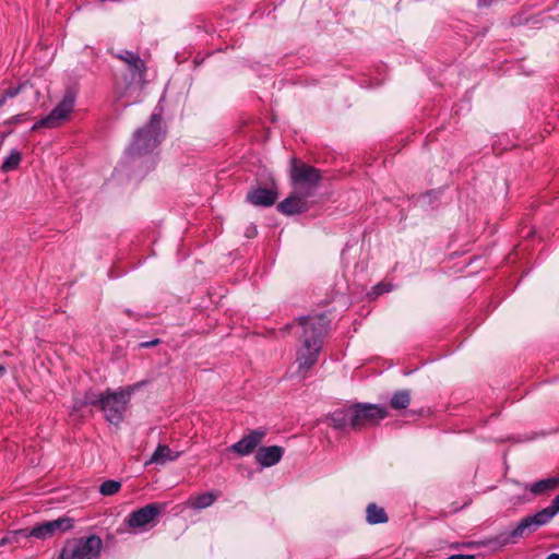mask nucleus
I'll use <instances>...</instances> for the list:
<instances>
[{
  "label": "nucleus",
  "mask_w": 559,
  "mask_h": 559,
  "mask_svg": "<svg viewBox=\"0 0 559 559\" xmlns=\"http://www.w3.org/2000/svg\"><path fill=\"white\" fill-rule=\"evenodd\" d=\"M165 134L162 114L153 112L148 123L134 132L132 142L124 152L122 163L136 168L138 175L144 176L155 168L157 158L154 151L164 140Z\"/></svg>",
  "instance_id": "obj_1"
},
{
  "label": "nucleus",
  "mask_w": 559,
  "mask_h": 559,
  "mask_svg": "<svg viewBox=\"0 0 559 559\" xmlns=\"http://www.w3.org/2000/svg\"><path fill=\"white\" fill-rule=\"evenodd\" d=\"M302 328L301 347L297 350L296 362L301 377L317 364L323 340L328 334L330 320L326 314L298 318Z\"/></svg>",
  "instance_id": "obj_2"
},
{
  "label": "nucleus",
  "mask_w": 559,
  "mask_h": 559,
  "mask_svg": "<svg viewBox=\"0 0 559 559\" xmlns=\"http://www.w3.org/2000/svg\"><path fill=\"white\" fill-rule=\"evenodd\" d=\"M112 55L124 62L131 76L130 81L123 87H116L115 90L116 102L127 98V100L122 103V107L126 108L139 102L140 93L145 83L144 78L147 68L145 61L133 51L122 49Z\"/></svg>",
  "instance_id": "obj_3"
},
{
  "label": "nucleus",
  "mask_w": 559,
  "mask_h": 559,
  "mask_svg": "<svg viewBox=\"0 0 559 559\" xmlns=\"http://www.w3.org/2000/svg\"><path fill=\"white\" fill-rule=\"evenodd\" d=\"M559 512V495L551 501L550 506L536 512L533 515L523 518L518 525L509 533L503 532L489 539L486 544H497L500 547L508 545L512 538L523 537L526 531L534 532L538 527L547 524Z\"/></svg>",
  "instance_id": "obj_4"
},
{
  "label": "nucleus",
  "mask_w": 559,
  "mask_h": 559,
  "mask_svg": "<svg viewBox=\"0 0 559 559\" xmlns=\"http://www.w3.org/2000/svg\"><path fill=\"white\" fill-rule=\"evenodd\" d=\"M103 540L97 535L73 538L63 546L58 559H98Z\"/></svg>",
  "instance_id": "obj_5"
},
{
  "label": "nucleus",
  "mask_w": 559,
  "mask_h": 559,
  "mask_svg": "<svg viewBox=\"0 0 559 559\" xmlns=\"http://www.w3.org/2000/svg\"><path fill=\"white\" fill-rule=\"evenodd\" d=\"M319 169L306 163H294L290 169V179L294 189L306 197H312L321 180Z\"/></svg>",
  "instance_id": "obj_6"
},
{
  "label": "nucleus",
  "mask_w": 559,
  "mask_h": 559,
  "mask_svg": "<svg viewBox=\"0 0 559 559\" xmlns=\"http://www.w3.org/2000/svg\"><path fill=\"white\" fill-rule=\"evenodd\" d=\"M133 389L128 388L119 391L106 390L100 411L104 412L105 418L114 425H118L123 419V414L130 401Z\"/></svg>",
  "instance_id": "obj_7"
},
{
  "label": "nucleus",
  "mask_w": 559,
  "mask_h": 559,
  "mask_svg": "<svg viewBox=\"0 0 559 559\" xmlns=\"http://www.w3.org/2000/svg\"><path fill=\"white\" fill-rule=\"evenodd\" d=\"M350 409L352 429L356 431L378 425L389 415L388 408L379 404L357 403L350 406Z\"/></svg>",
  "instance_id": "obj_8"
},
{
  "label": "nucleus",
  "mask_w": 559,
  "mask_h": 559,
  "mask_svg": "<svg viewBox=\"0 0 559 559\" xmlns=\"http://www.w3.org/2000/svg\"><path fill=\"white\" fill-rule=\"evenodd\" d=\"M76 99V93L72 88H68L60 103L45 118L38 120L32 127V130L39 128H57L64 121L73 110Z\"/></svg>",
  "instance_id": "obj_9"
},
{
  "label": "nucleus",
  "mask_w": 559,
  "mask_h": 559,
  "mask_svg": "<svg viewBox=\"0 0 559 559\" xmlns=\"http://www.w3.org/2000/svg\"><path fill=\"white\" fill-rule=\"evenodd\" d=\"M73 527V519L61 516L52 521H47L35 525L33 528H25L24 538L35 537L46 540L55 535L66 533Z\"/></svg>",
  "instance_id": "obj_10"
},
{
  "label": "nucleus",
  "mask_w": 559,
  "mask_h": 559,
  "mask_svg": "<svg viewBox=\"0 0 559 559\" xmlns=\"http://www.w3.org/2000/svg\"><path fill=\"white\" fill-rule=\"evenodd\" d=\"M164 510V504L150 503L133 512L124 520L129 528L134 531H144L148 525L153 524L155 519Z\"/></svg>",
  "instance_id": "obj_11"
},
{
  "label": "nucleus",
  "mask_w": 559,
  "mask_h": 559,
  "mask_svg": "<svg viewBox=\"0 0 559 559\" xmlns=\"http://www.w3.org/2000/svg\"><path fill=\"white\" fill-rule=\"evenodd\" d=\"M306 197L301 193H298L297 190L294 189V192L284 199L277 205V210L285 215H295L307 212L309 206Z\"/></svg>",
  "instance_id": "obj_12"
},
{
  "label": "nucleus",
  "mask_w": 559,
  "mask_h": 559,
  "mask_svg": "<svg viewBox=\"0 0 559 559\" xmlns=\"http://www.w3.org/2000/svg\"><path fill=\"white\" fill-rule=\"evenodd\" d=\"M265 437L263 430H252L249 435L243 436L238 442L229 447V451L241 456L251 454Z\"/></svg>",
  "instance_id": "obj_13"
},
{
  "label": "nucleus",
  "mask_w": 559,
  "mask_h": 559,
  "mask_svg": "<svg viewBox=\"0 0 559 559\" xmlns=\"http://www.w3.org/2000/svg\"><path fill=\"white\" fill-rule=\"evenodd\" d=\"M247 200L255 206H272L277 200V191L274 188H257L247 194Z\"/></svg>",
  "instance_id": "obj_14"
},
{
  "label": "nucleus",
  "mask_w": 559,
  "mask_h": 559,
  "mask_svg": "<svg viewBox=\"0 0 559 559\" xmlns=\"http://www.w3.org/2000/svg\"><path fill=\"white\" fill-rule=\"evenodd\" d=\"M284 454V449L280 445L261 447L255 453V461L262 467H271L277 464Z\"/></svg>",
  "instance_id": "obj_15"
},
{
  "label": "nucleus",
  "mask_w": 559,
  "mask_h": 559,
  "mask_svg": "<svg viewBox=\"0 0 559 559\" xmlns=\"http://www.w3.org/2000/svg\"><path fill=\"white\" fill-rule=\"evenodd\" d=\"M179 452L174 453L166 444H159L151 455L148 463L157 465H165L168 462H174L178 459Z\"/></svg>",
  "instance_id": "obj_16"
},
{
  "label": "nucleus",
  "mask_w": 559,
  "mask_h": 559,
  "mask_svg": "<svg viewBox=\"0 0 559 559\" xmlns=\"http://www.w3.org/2000/svg\"><path fill=\"white\" fill-rule=\"evenodd\" d=\"M559 488V476H554L537 480L530 486V491L534 496H542Z\"/></svg>",
  "instance_id": "obj_17"
},
{
  "label": "nucleus",
  "mask_w": 559,
  "mask_h": 559,
  "mask_svg": "<svg viewBox=\"0 0 559 559\" xmlns=\"http://www.w3.org/2000/svg\"><path fill=\"white\" fill-rule=\"evenodd\" d=\"M330 425L337 429L343 430L347 427L352 428V409L350 407L346 409H337L332 413L329 417Z\"/></svg>",
  "instance_id": "obj_18"
},
{
  "label": "nucleus",
  "mask_w": 559,
  "mask_h": 559,
  "mask_svg": "<svg viewBox=\"0 0 559 559\" xmlns=\"http://www.w3.org/2000/svg\"><path fill=\"white\" fill-rule=\"evenodd\" d=\"M104 393H97L95 391H86L82 397H76L73 403L74 411H80L84 406L93 405L100 408L103 400H104Z\"/></svg>",
  "instance_id": "obj_19"
},
{
  "label": "nucleus",
  "mask_w": 559,
  "mask_h": 559,
  "mask_svg": "<svg viewBox=\"0 0 559 559\" xmlns=\"http://www.w3.org/2000/svg\"><path fill=\"white\" fill-rule=\"evenodd\" d=\"M366 520L369 524L374 525L386 523L389 518L383 508L376 503H369L366 509Z\"/></svg>",
  "instance_id": "obj_20"
},
{
  "label": "nucleus",
  "mask_w": 559,
  "mask_h": 559,
  "mask_svg": "<svg viewBox=\"0 0 559 559\" xmlns=\"http://www.w3.org/2000/svg\"><path fill=\"white\" fill-rule=\"evenodd\" d=\"M217 499V495L214 492H204L195 497H191L188 501L189 507L192 509L201 510L205 509L214 503Z\"/></svg>",
  "instance_id": "obj_21"
},
{
  "label": "nucleus",
  "mask_w": 559,
  "mask_h": 559,
  "mask_svg": "<svg viewBox=\"0 0 559 559\" xmlns=\"http://www.w3.org/2000/svg\"><path fill=\"white\" fill-rule=\"evenodd\" d=\"M411 404V392L408 390H400L393 393L390 400V406L393 409H406Z\"/></svg>",
  "instance_id": "obj_22"
},
{
  "label": "nucleus",
  "mask_w": 559,
  "mask_h": 559,
  "mask_svg": "<svg viewBox=\"0 0 559 559\" xmlns=\"http://www.w3.org/2000/svg\"><path fill=\"white\" fill-rule=\"evenodd\" d=\"M21 160H22V153L19 150L13 148L10 151L9 155L4 158L0 169L3 173H10L12 170H15L19 167Z\"/></svg>",
  "instance_id": "obj_23"
},
{
  "label": "nucleus",
  "mask_w": 559,
  "mask_h": 559,
  "mask_svg": "<svg viewBox=\"0 0 559 559\" xmlns=\"http://www.w3.org/2000/svg\"><path fill=\"white\" fill-rule=\"evenodd\" d=\"M121 488V483L112 479L105 480L100 487L99 492L103 496H112L117 493Z\"/></svg>",
  "instance_id": "obj_24"
},
{
  "label": "nucleus",
  "mask_w": 559,
  "mask_h": 559,
  "mask_svg": "<svg viewBox=\"0 0 559 559\" xmlns=\"http://www.w3.org/2000/svg\"><path fill=\"white\" fill-rule=\"evenodd\" d=\"M25 87L26 84H20L15 87H9L0 98V107H2L5 104L7 99L17 96L21 93V91Z\"/></svg>",
  "instance_id": "obj_25"
},
{
  "label": "nucleus",
  "mask_w": 559,
  "mask_h": 559,
  "mask_svg": "<svg viewBox=\"0 0 559 559\" xmlns=\"http://www.w3.org/2000/svg\"><path fill=\"white\" fill-rule=\"evenodd\" d=\"M24 532H25V528L10 532L9 534H7L4 537H2L0 539V546H4L7 544H11V543L17 542V538L20 536L24 537Z\"/></svg>",
  "instance_id": "obj_26"
},
{
  "label": "nucleus",
  "mask_w": 559,
  "mask_h": 559,
  "mask_svg": "<svg viewBox=\"0 0 559 559\" xmlns=\"http://www.w3.org/2000/svg\"><path fill=\"white\" fill-rule=\"evenodd\" d=\"M257 235H258V228L255 225L250 224L249 226L246 227L245 237L250 239V238H254Z\"/></svg>",
  "instance_id": "obj_27"
},
{
  "label": "nucleus",
  "mask_w": 559,
  "mask_h": 559,
  "mask_svg": "<svg viewBox=\"0 0 559 559\" xmlns=\"http://www.w3.org/2000/svg\"><path fill=\"white\" fill-rule=\"evenodd\" d=\"M26 119H27L26 114H19V115L13 116L12 118H10L8 120V123H10V124L20 123V122L25 121Z\"/></svg>",
  "instance_id": "obj_28"
},
{
  "label": "nucleus",
  "mask_w": 559,
  "mask_h": 559,
  "mask_svg": "<svg viewBox=\"0 0 559 559\" xmlns=\"http://www.w3.org/2000/svg\"><path fill=\"white\" fill-rule=\"evenodd\" d=\"M448 559H475V556L467 554H454L448 557Z\"/></svg>",
  "instance_id": "obj_29"
},
{
  "label": "nucleus",
  "mask_w": 559,
  "mask_h": 559,
  "mask_svg": "<svg viewBox=\"0 0 559 559\" xmlns=\"http://www.w3.org/2000/svg\"><path fill=\"white\" fill-rule=\"evenodd\" d=\"M158 343H159V340L155 338V340H152V341H148V342H142V343H140L139 346L141 348H148V347L157 345Z\"/></svg>",
  "instance_id": "obj_30"
},
{
  "label": "nucleus",
  "mask_w": 559,
  "mask_h": 559,
  "mask_svg": "<svg viewBox=\"0 0 559 559\" xmlns=\"http://www.w3.org/2000/svg\"><path fill=\"white\" fill-rule=\"evenodd\" d=\"M492 2V0H478V5L479 7H488L490 5Z\"/></svg>",
  "instance_id": "obj_31"
},
{
  "label": "nucleus",
  "mask_w": 559,
  "mask_h": 559,
  "mask_svg": "<svg viewBox=\"0 0 559 559\" xmlns=\"http://www.w3.org/2000/svg\"><path fill=\"white\" fill-rule=\"evenodd\" d=\"M546 559H559V554H550Z\"/></svg>",
  "instance_id": "obj_32"
},
{
  "label": "nucleus",
  "mask_w": 559,
  "mask_h": 559,
  "mask_svg": "<svg viewBox=\"0 0 559 559\" xmlns=\"http://www.w3.org/2000/svg\"><path fill=\"white\" fill-rule=\"evenodd\" d=\"M4 372H5V368L2 365H0V377L3 376Z\"/></svg>",
  "instance_id": "obj_33"
},
{
  "label": "nucleus",
  "mask_w": 559,
  "mask_h": 559,
  "mask_svg": "<svg viewBox=\"0 0 559 559\" xmlns=\"http://www.w3.org/2000/svg\"><path fill=\"white\" fill-rule=\"evenodd\" d=\"M376 288L379 290L378 294L382 292V285H377Z\"/></svg>",
  "instance_id": "obj_34"
}]
</instances>
